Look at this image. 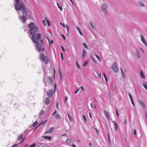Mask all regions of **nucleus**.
<instances>
[{
  "instance_id": "f257e3e1",
  "label": "nucleus",
  "mask_w": 147,
  "mask_h": 147,
  "mask_svg": "<svg viewBox=\"0 0 147 147\" xmlns=\"http://www.w3.org/2000/svg\"><path fill=\"white\" fill-rule=\"evenodd\" d=\"M30 28V32L33 36L32 39L34 42L36 43L38 51L39 52L42 51L44 50L43 40L40 39V35L37 34L35 36L36 32L38 30V28L32 22L29 25Z\"/></svg>"
},
{
  "instance_id": "f03ea898",
  "label": "nucleus",
  "mask_w": 147,
  "mask_h": 147,
  "mask_svg": "<svg viewBox=\"0 0 147 147\" xmlns=\"http://www.w3.org/2000/svg\"><path fill=\"white\" fill-rule=\"evenodd\" d=\"M15 2L14 3V6L15 9L17 11L20 9L23 11V16H25L26 14V11H25V6L23 3L22 1H20V0H15Z\"/></svg>"
},
{
  "instance_id": "7ed1b4c3",
  "label": "nucleus",
  "mask_w": 147,
  "mask_h": 147,
  "mask_svg": "<svg viewBox=\"0 0 147 147\" xmlns=\"http://www.w3.org/2000/svg\"><path fill=\"white\" fill-rule=\"evenodd\" d=\"M40 57L42 60L44 61L46 64H47L48 63L49 60L48 58L47 57H46L43 53H41Z\"/></svg>"
},
{
  "instance_id": "20e7f679",
  "label": "nucleus",
  "mask_w": 147,
  "mask_h": 147,
  "mask_svg": "<svg viewBox=\"0 0 147 147\" xmlns=\"http://www.w3.org/2000/svg\"><path fill=\"white\" fill-rule=\"evenodd\" d=\"M103 111L106 117L107 120L109 121H111L112 120V118L111 117L109 116V113L107 111L105 110H103Z\"/></svg>"
},
{
  "instance_id": "39448f33",
  "label": "nucleus",
  "mask_w": 147,
  "mask_h": 147,
  "mask_svg": "<svg viewBox=\"0 0 147 147\" xmlns=\"http://www.w3.org/2000/svg\"><path fill=\"white\" fill-rule=\"evenodd\" d=\"M57 112L56 111H55L52 114L53 116L55 115V118L57 119L60 120L61 119V117L59 114H56Z\"/></svg>"
},
{
  "instance_id": "423d86ee",
  "label": "nucleus",
  "mask_w": 147,
  "mask_h": 147,
  "mask_svg": "<svg viewBox=\"0 0 147 147\" xmlns=\"http://www.w3.org/2000/svg\"><path fill=\"white\" fill-rule=\"evenodd\" d=\"M112 69L116 72H117L118 71V68L116 62H115L114 65L112 66Z\"/></svg>"
},
{
  "instance_id": "0eeeda50",
  "label": "nucleus",
  "mask_w": 147,
  "mask_h": 147,
  "mask_svg": "<svg viewBox=\"0 0 147 147\" xmlns=\"http://www.w3.org/2000/svg\"><path fill=\"white\" fill-rule=\"evenodd\" d=\"M140 37L141 38V40L142 42L146 46H147V42L146 41L144 36L142 35H141Z\"/></svg>"
},
{
  "instance_id": "6e6552de",
  "label": "nucleus",
  "mask_w": 147,
  "mask_h": 147,
  "mask_svg": "<svg viewBox=\"0 0 147 147\" xmlns=\"http://www.w3.org/2000/svg\"><path fill=\"white\" fill-rule=\"evenodd\" d=\"M108 7L107 5L105 3L102 4V5L101 9L102 11H103L105 10H107Z\"/></svg>"
},
{
  "instance_id": "1a4fd4ad",
  "label": "nucleus",
  "mask_w": 147,
  "mask_h": 147,
  "mask_svg": "<svg viewBox=\"0 0 147 147\" xmlns=\"http://www.w3.org/2000/svg\"><path fill=\"white\" fill-rule=\"evenodd\" d=\"M54 92H53V90H50L47 93V95L49 97H51L52 96L53 94L54 93Z\"/></svg>"
},
{
  "instance_id": "9d476101",
  "label": "nucleus",
  "mask_w": 147,
  "mask_h": 147,
  "mask_svg": "<svg viewBox=\"0 0 147 147\" xmlns=\"http://www.w3.org/2000/svg\"><path fill=\"white\" fill-rule=\"evenodd\" d=\"M112 122L113 123L114 125V127L115 130L116 131H117L118 129V127L117 123H116V122L114 121H112Z\"/></svg>"
},
{
  "instance_id": "9b49d317",
  "label": "nucleus",
  "mask_w": 147,
  "mask_h": 147,
  "mask_svg": "<svg viewBox=\"0 0 147 147\" xmlns=\"http://www.w3.org/2000/svg\"><path fill=\"white\" fill-rule=\"evenodd\" d=\"M137 5L140 7H144L145 5L142 2L139 1L137 3Z\"/></svg>"
},
{
  "instance_id": "f8f14e48",
  "label": "nucleus",
  "mask_w": 147,
  "mask_h": 147,
  "mask_svg": "<svg viewBox=\"0 0 147 147\" xmlns=\"http://www.w3.org/2000/svg\"><path fill=\"white\" fill-rule=\"evenodd\" d=\"M86 51L84 49H83L82 50V58H84L86 56Z\"/></svg>"
},
{
  "instance_id": "ddd939ff",
  "label": "nucleus",
  "mask_w": 147,
  "mask_h": 147,
  "mask_svg": "<svg viewBox=\"0 0 147 147\" xmlns=\"http://www.w3.org/2000/svg\"><path fill=\"white\" fill-rule=\"evenodd\" d=\"M140 75L141 78L145 80L146 79L145 76L144 75L143 72L142 70H141L140 71Z\"/></svg>"
},
{
  "instance_id": "4468645a",
  "label": "nucleus",
  "mask_w": 147,
  "mask_h": 147,
  "mask_svg": "<svg viewBox=\"0 0 147 147\" xmlns=\"http://www.w3.org/2000/svg\"><path fill=\"white\" fill-rule=\"evenodd\" d=\"M139 102L142 105V108L144 109H145L146 107L144 103L140 100H139Z\"/></svg>"
},
{
  "instance_id": "2eb2a0df",
  "label": "nucleus",
  "mask_w": 147,
  "mask_h": 147,
  "mask_svg": "<svg viewBox=\"0 0 147 147\" xmlns=\"http://www.w3.org/2000/svg\"><path fill=\"white\" fill-rule=\"evenodd\" d=\"M135 54L136 56L138 58L140 59V55L138 51L137 50L136 51L135 53Z\"/></svg>"
},
{
  "instance_id": "dca6fc26",
  "label": "nucleus",
  "mask_w": 147,
  "mask_h": 147,
  "mask_svg": "<svg viewBox=\"0 0 147 147\" xmlns=\"http://www.w3.org/2000/svg\"><path fill=\"white\" fill-rule=\"evenodd\" d=\"M50 102V99L49 97L46 98L45 100V104L46 105L49 104Z\"/></svg>"
},
{
  "instance_id": "f3484780",
  "label": "nucleus",
  "mask_w": 147,
  "mask_h": 147,
  "mask_svg": "<svg viewBox=\"0 0 147 147\" xmlns=\"http://www.w3.org/2000/svg\"><path fill=\"white\" fill-rule=\"evenodd\" d=\"M53 127H52L50 128V129L48 130H47L45 133L46 134H47L48 133H51L53 131Z\"/></svg>"
},
{
  "instance_id": "a211bd4d",
  "label": "nucleus",
  "mask_w": 147,
  "mask_h": 147,
  "mask_svg": "<svg viewBox=\"0 0 147 147\" xmlns=\"http://www.w3.org/2000/svg\"><path fill=\"white\" fill-rule=\"evenodd\" d=\"M44 111L43 110H42L39 113V117H41L44 114Z\"/></svg>"
},
{
  "instance_id": "6ab92c4d",
  "label": "nucleus",
  "mask_w": 147,
  "mask_h": 147,
  "mask_svg": "<svg viewBox=\"0 0 147 147\" xmlns=\"http://www.w3.org/2000/svg\"><path fill=\"white\" fill-rule=\"evenodd\" d=\"M76 28L78 30L80 34L82 36H83L82 32H81L80 28L78 26H76Z\"/></svg>"
},
{
  "instance_id": "aec40b11",
  "label": "nucleus",
  "mask_w": 147,
  "mask_h": 147,
  "mask_svg": "<svg viewBox=\"0 0 147 147\" xmlns=\"http://www.w3.org/2000/svg\"><path fill=\"white\" fill-rule=\"evenodd\" d=\"M26 16H23L21 18V19L22 20V21L24 22H26Z\"/></svg>"
},
{
  "instance_id": "412c9836",
  "label": "nucleus",
  "mask_w": 147,
  "mask_h": 147,
  "mask_svg": "<svg viewBox=\"0 0 147 147\" xmlns=\"http://www.w3.org/2000/svg\"><path fill=\"white\" fill-rule=\"evenodd\" d=\"M103 12L104 15L105 16H108L109 15V14L107 10H105L102 11Z\"/></svg>"
},
{
  "instance_id": "4be33fe9",
  "label": "nucleus",
  "mask_w": 147,
  "mask_h": 147,
  "mask_svg": "<svg viewBox=\"0 0 147 147\" xmlns=\"http://www.w3.org/2000/svg\"><path fill=\"white\" fill-rule=\"evenodd\" d=\"M143 85L144 87L147 90V83L146 82H144L143 83Z\"/></svg>"
},
{
  "instance_id": "5701e85b",
  "label": "nucleus",
  "mask_w": 147,
  "mask_h": 147,
  "mask_svg": "<svg viewBox=\"0 0 147 147\" xmlns=\"http://www.w3.org/2000/svg\"><path fill=\"white\" fill-rule=\"evenodd\" d=\"M59 76H60V79L61 80H62V75L61 73V69H59Z\"/></svg>"
},
{
  "instance_id": "b1692460",
  "label": "nucleus",
  "mask_w": 147,
  "mask_h": 147,
  "mask_svg": "<svg viewBox=\"0 0 147 147\" xmlns=\"http://www.w3.org/2000/svg\"><path fill=\"white\" fill-rule=\"evenodd\" d=\"M45 19L46 20V21H47L48 26H50L51 25V24L49 21L48 20L47 18L46 17H45Z\"/></svg>"
},
{
  "instance_id": "393cba45",
  "label": "nucleus",
  "mask_w": 147,
  "mask_h": 147,
  "mask_svg": "<svg viewBox=\"0 0 147 147\" xmlns=\"http://www.w3.org/2000/svg\"><path fill=\"white\" fill-rule=\"evenodd\" d=\"M95 55L96 56V57L97 58L98 60L100 62L101 61V60L100 57H99L98 55L96 54H95Z\"/></svg>"
},
{
  "instance_id": "a878e982",
  "label": "nucleus",
  "mask_w": 147,
  "mask_h": 147,
  "mask_svg": "<svg viewBox=\"0 0 147 147\" xmlns=\"http://www.w3.org/2000/svg\"><path fill=\"white\" fill-rule=\"evenodd\" d=\"M38 122L37 121H36L32 125V126L33 127H35L38 124Z\"/></svg>"
},
{
  "instance_id": "bb28decb",
  "label": "nucleus",
  "mask_w": 147,
  "mask_h": 147,
  "mask_svg": "<svg viewBox=\"0 0 147 147\" xmlns=\"http://www.w3.org/2000/svg\"><path fill=\"white\" fill-rule=\"evenodd\" d=\"M22 137H23V136H22V134H20V135L19 137H18V140H20L22 139Z\"/></svg>"
},
{
  "instance_id": "cd10ccee",
  "label": "nucleus",
  "mask_w": 147,
  "mask_h": 147,
  "mask_svg": "<svg viewBox=\"0 0 147 147\" xmlns=\"http://www.w3.org/2000/svg\"><path fill=\"white\" fill-rule=\"evenodd\" d=\"M36 144L35 143H34L29 146V147H39V146H35Z\"/></svg>"
},
{
  "instance_id": "c85d7f7f",
  "label": "nucleus",
  "mask_w": 147,
  "mask_h": 147,
  "mask_svg": "<svg viewBox=\"0 0 147 147\" xmlns=\"http://www.w3.org/2000/svg\"><path fill=\"white\" fill-rule=\"evenodd\" d=\"M57 5L58 6L59 8V9H60V10L61 11L62 9V7H60V5H59V3H58V2H57Z\"/></svg>"
},
{
  "instance_id": "c756f323",
  "label": "nucleus",
  "mask_w": 147,
  "mask_h": 147,
  "mask_svg": "<svg viewBox=\"0 0 147 147\" xmlns=\"http://www.w3.org/2000/svg\"><path fill=\"white\" fill-rule=\"evenodd\" d=\"M68 116L69 121L70 122L72 121V119L69 113H68Z\"/></svg>"
},
{
  "instance_id": "7c9ffc66",
  "label": "nucleus",
  "mask_w": 147,
  "mask_h": 147,
  "mask_svg": "<svg viewBox=\"0 0 147 147\" xmlns=\"http://www.w3.org/2000/svg\"><path fill=\"white\" fill-rule=\"evenodd\" d=\"M82 117H83V118L84 119V122L85 123H86L87 122V119H86V118L85 116L84 115H83Z\"/></svg>"
},
{
  "instance_id": "2f4dec72",
  "label": "nucleus",
  "mask_w": 147,
  "mask_h": 147,
  "mask_svg": "<svg viewBox=\"0 0 147 147\" xmlns=\"http://www.w3.org/2000/svg\"><path fill=\"white\" fill-rule=\"evenodd\" d=\"M44 138L47 140H50L51 139V136H45Z\"/></svg>"
},
{
  "instance_id": "473e14b6",
  "label": "nucleus",
  "mask_w": 147,
  "mask_h": 147,
  "mask_svg": "<svg viewBox=\"0 0 147 147\" xmlns=\"http://www.w3.org/2000/svg\"><path fill=\"white\" fill-rule=\"evenodd\" d=\"M71 139H67L66 142L68 143H71Z\"/></svg>"
},
{
  "instance_id": "72a5a7b5",
  "label": "nucleus",
  "mask_w": 147,
  "mask_h": 147,
  "mask_svg": "<svg viewBox=\"0 0 147 147\" xmlns=\"http://www.w3.org/2000/svg\"><path fill=\"white\" fill-rule=\"evenodd\" d=\"M88 63V61H86L84 62V63L83 64V66L84 67H85L87 66V64Z\"/></svg>"
},
{
  "instance_id": "f704fd0d",
  "label": "nucleus",
  "mask_w": 147,
  "mask_h": 147,
  "mask_svg": "<svg viewBox=\"0 0 147 147\" xmlns=\"http://www.w3.org/2000/svg\"><path fill=\"white\" fill-rule=\"evenodd\" d=\"M66 29H67V31L68 32V34L69 33V26H68L66 24Z\"/></svg>"
},
{
  "instance_id": "c9c22d12",
  "label": "nucleus",
  "mask_w": 147,
  "mask_h": 147,
  "mask_svg": "<svg viewBox=\"0 0 147 147\" xmlns=\"http://www.w3.org/2000/svg\"><path fill=\"white\" fill-rule=\"evenodd\" d=\"M103 75L105 78L106 82H107V78L106 77V76L105 74L104 73H103Z\"/></svg>"
},
{
  "instance_id": "e433bc0d",
  "label": "nucleus",
  "mask_w": 147,
  "mask_h": 147,
  "mask_svg": "<svg viewBox=\"0 0 147 147\" xmlns=\"http://www.w3.org/2000/svg\"><path fill=\"white\" fill-rule=\"evenodd\" d=\"M90 24L91 27L93 29H95L94 26L93 24L92 23L90 22Z\"/></svg>"
},
{
  "instance_id": "4c0bfd02",
  "label": "nucleus",
  "mask_w": 147,
  "mask_h": 147,
  "mask_svg": "<svg viewBox=\"0 0 147 147\" xmlns=\"http://www.w3.org/2000/svg\"><path fill=\"white\" fill-rule=\"evenodd\" d=\"M83 45L86 48V49H88V47L86 45L85 43H83Z\"/></svg>"
},
{
  "instance_id": "58836bf2",
  "label": "nucleus",
  "mask_w": 147,
  "mask_h": 147,
  "mask_svg": "<svg viewBox=\"0 0 147 147\" xmlns=\"http://www.w3.org/2000/svg\"><path fill=\"white\" fill-rule=\"evenodd\" d=\"M76 65L78 68H79V69H80V67L79 65L78 64L77 61H76Z\"/></svg>"
},
{
  "instance_id": "ea45409f",
  "label": "nucleus",
  "mask_w": 147,
  "mask_h": 147,
  "mask_svg": "<svg viewBox=\"0 0 147 147\" xmlns=\"http://www.w3.org/2000/svg\"><path fill=\"white\" fill-rule=\"evenodd\" d=\"M122 75L123 78H125L126 77V75L125 74H124L123 72H122Z\"/></svg>"
},
{
  "instance_id": "a19ab883",
  "label": "nucleus",
  "mask_w": 147,
  "mask_h": 147,
  "mask_svg": "<svg viewBox=\"0 0 147 147\" xmlns=\"http://www.w3.org/2000/svg\"><path fill=\"white\" fill-rule=\"evenodd\" d=\"M128 95L130 97L131 100H133V99L131 95L129 93L128 94Z\"/></svg>"
},
{
  "instance_id": "79ce46f5",
  "label": "nucleus",
  "mask_w": 147,
  "mask_h": 147,
  "mask_svg": "<svg viewBox=\"0 0 147 147\" xmlns=\"http://www.w3.org/2000/svg\"><path fill=\"white\" fill-rule=\"evenodd\" d=\"M91 58H92V61L95 63H96V61L91 56Z\"/></svg>"
},
{
  "instance_id": "37998d69",
  "label": "nucleus",
  "mask_w": 147,
  "mask_h": 147,
  "mask_svg": "<svg viewBox=\"0 0 147 147\" xmlns=\"http://www.w3.org/2000/svg\"><path fill=\"white\" fill-rule=\"evenodd\" d=\"M94 129L96 131V133L97 134H99V131H98V129Z\"/></svg>"
},
{
  "instance_id": "c03bdc74",
  "label": "nucleus",
  "mask_w": 147,
  "mask_h": 147,
  "mask_svg": "<svg viewBox=\"0 0 147 147\" xmlns=\"http://www.w3.org/2000/svg\"><path fill=\"white\" fill-rule=\"evenodd\" d=\"M42 22H43V24L44 25V26H46V23L45 21V20H43V21H42Z\"/></svg>"
},
{
  "instance_id": "a18cd8bd",
  "label": "nucleus",
  "mask_w": 147,
  "mask_h": 147,
  "mask_svg": "<svg viewBox=\"0 0 147 147\" xmlns=\"http://www.w3.org/2000/svg\"><path fill=\"white\" fill-rule=\"evenodd\" d=\"M131 103H132V105H133V106L134 107L135 106V104H134V102L133 100H131Z\"/></svg>"
},
{
  "instance_id": "49530a36",
  "label": "nucleus",
  "mask_w": 147,
  "mask_h": 147,
  "mask_svg": "<svg viewBox=\"0 0 147 147\" xmlns=\"http://www.w3.org/2000/svg\"><path fill=\"white\" fill-rule=\"evenodd\" d=\"M67 100V96L65 97V103Z\"/></svg>"
},
{
  "instance_id": "de8ad7c7",
  "label": "nucleus",
  "mask_w": 147,
  "mask_h": 147,
  "mask_svg": "<svg viewBox=\"0 0 147 147\" xmlns=\"http://www.w3.org/2000/svg\"><path fill=\"white\" fill-rule=\"evenodd\" d=\"M60 24L61 25H62L64 28H65V26L64 24H62L60 22Z\"/></svg>"
},
{
  "instance_id": "09e8293b",
  "label": "nucleus",
  "mask_w": 147,
  "mask_h": 147,
  "mask_svg": "<svg viewBox=\"0 0 147 147\" xmlns=\"http://www.w3.org/2000/svg\"><path fill=\"white\" fill-rule=\"evenodd\" d=\"M18 145V144H15L14 145H13L11 147H16Z\"/></svg>"
},
{
  "instance_id": "8fccbe9b",
  "label": "nucleus",
  "mask_w": 147,
  "mask_h": 147,
  "mask_svg": "<svg viewBox=\"0 0 147 147\" xmlns=\"http://www.w3.org/2000/svg\"><path fill=\"white\" fill-rule=\"evenodd\" d=\"M61 58L63 60V54L62 53H61Z\"/></svg>"
},
{
  "instance_id": "3c124183",
  "label": "nucleus",
  "mask_w": 147,
  "mask_h": 147,
  "mask_svg": "<svg viewBox=\"0 0 147 147\" xmlns=\"http://www.w3.org/2000/svg\"><path fill=\"white\" fill-rule=\"evenodd\" d=\"M62 36L63 39L65 40V36H64L63 35H61Z\"/></svg>"
},
{
  "instance_id": "603ef678",
  "label": "nucleus",
  "mask_w": 147,
  "mask_h": 147,
  "mask_svg": "<svg viewBox=\"0 0 147 147\" xmlns=\"http://www.w3.org/2000/svg\"><path fill=\"white\" fill-rule=\"evenodd\" d=\"M79 90V88L77 89L76 90L75 92V93L76 94L78 92V91Z\"/></svg>"
},
{
  "instance_id": "864d4df0",
  "label": "nucleus",
  "mask_w": 147,
  "mask_h": 147,
  "mask_svg": "<svg viewBox=\"0 0 147 147\" xmlns=\"http://www.w3.org/2000/svg\"><path fill=\"white\" fill-rule=\"evenodd\" d=\"M136 129H135L134 130V135H135L136 134Z\"/></svg>"
},
{
  "instance_id": "5fc2aeb1",
  "label": "nucleus",
  "mask_w": 147,
  "mask_h": 147,
  "mask_svg": "<svg viewBox=\"0 0 147 147\" xmlns=\"http://www.w3.org/2000/svg\"><path fill=\"white\" fill-rule=\"evenodd\" d=\"M61 47L62 50L64 51H65V49H64L63 47L62 46H61Z\"/></svg>"
},
{
  "instance_id": "6e6d98bb",
  "label": "nucleus",
  "mask_w": 147,
  "mask_h": 147,
  "mask_svg": "<svg viewBox=\"0 0 147 147\" xmlns=\"http://www.w3.org/2000/svg\"><path fill=\"white\" fill-rule=\"evenodd\" d=\"M80 88H81V89L82 90H83V91L84 90V88H83L82 86H81Z\"/></svg>"
},
{
  "instance_id": "4d7b16f0",
  "label": "nucleus",
  "mask_w": 147,
  "mask_h": 147,
  "mask_svg": "<svg viewBox=\"0 0 147 147\" xmlns=\"http://www.w3.org/2000/svg\"><path fill=\"white\" fill-rule=\"evenodd\" d=\"M58 105H59V103L58 102H57V103H56V107H57V109H58Z\"/></svg>"
},
{
  "instance_id": "13d9d810",
  "label": "nucleus",
  "mask_w": 147,
  "mask_h": 147,
  "mask_svg": "<svg viewBox=\"0 0 147 147\" xmlns=\"http://www.w3.org/2000/svg\"><path fill=\"white\" fill-rule=\"evenodd\" d=\"M89 116H90V118H92V116L91 115V113L90 112H89Z\"/></svg>"
},
{
  "instance_id": "bf43d9fd",
  "label": "nucleus",
  "mask_w": 147,
  "mask_h": 147,
  "mask_svg": "<svg viewBox=\"0 0 147 147\" xmlns=\"http://www.w3.org/2000/svg\"><path fill=\"white\" fill-rule=\"evenodd\" d=\"M47 120H45V121H43V123H44V124L47 123Z\"/></svg>"
},
{
  "instance_id": "052dcab7",
  "label": "nucleus",
  "mask_w": 147,
  "mask_h": 147,
  "mask_svg": "<svg viewBox=\"0 0 147 147\" xmlns=\"http://www.w3.org/2000/svg\"><path fill=\"white\" fill-rule=\"evenodd\" d=\"M116 113L117 116H119V113L117 110L116 111Z\"/></svg>"
},
{
  "instance_id": "680f3d73",
  "label": "nucleus",
  "mask_w": 147,
  "mask_h": 147,
  "mask_svg": "<svg viewBox=\"0 0 147 147\" xmlns=\"http://www.w3.org/2000/svg\"><path fill=\"white\" fill-rule=\"evenodd\" d=\"M124 123L125 124H126V120L125 119H124Z\"/></svg>"
},
{
  "instance_id": "e2e57ef3",
  "label": "nucleus",
  "mask_w": 147,
  "mask_h": 147,
  "mask_svg": "<svg viewBox=\"0 0 147 147\" xmlns=\"http://www.w3.org/2000/svg\"><path fill=\"white\" fill-rule=\"evenodd\" d=\"M43 123V121H42L39 124V125H42V124H44V123Z\"/></svg>"
},
{
  "instance_id": "0e129e2a",
  "label": "nucleus",
  "mask_w": 147,
  "mask_h": 147,
  "mask_svg": "<svg viewBox=\"0 0 147 147\" xmlns=\"http://www.w3.org/2000/svg\"><path fill=\"white\" fill-rule=\"evenodd\" d=\"M98 75V76L99 77H101V75L100 74H98L97 73Z\"/></svg>"
},
{
  "instance_id": "69168bd1",
  "label": "nucleus",
  "mask_w": 147,
  "mask_h": 147,
  "mask_svg": "<svg viewBox=\"0 0 147 147\" xmlns=\"http://www.w3.org/2000/svg\"><path fill=\"white\" fill-rule=\"evenodd\" d=\"M42 147H49L47 146H46L45 145H42Z\"/></svg>"
},
{
  "instance_id": "338daca9",
  "label": "nucleus",
  "mask_w": 147,
  "mask_h": 147,
  "mask_svg": "<svg viewBox=\"0 0 147 147\" xmlns=\"http://www.w3.org/2000/svg\"><path fill=\"white\" fill-rule=\"evenodd\" d=\"M72 146L73 147H76L75 146V145H74V144H72Z\"/></svg>"
},
{
  "instance_id": "774afa93",
  "label": "nucleus",
  "mask_w": 147,
  "mask_h": 147,
  "mask_svg": "<svg viewBox=\"0 0 147 147\" xmlns=\"http://www.w3.org/2000/svg\"><path fill=\"white\" fill-rule=\"evenodd\" d=\"M28 146V144H26L25 146H24V147H26Z\"/></svg>"
}]
</instances>
